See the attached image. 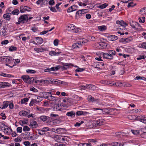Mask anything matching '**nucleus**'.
Here are the masks:
<instances>
[{"label":"nucleus","instance_id":"obj_40","mask_svg":"<svg viewBox=\"0 0 146 146\" xmlns=\"http://www.w3.org/2000/svg\"><path fill=\"white\" fill-rule=\"evenodd\" d=\"M34 80V79L33 78H30L29 77V78L28 79V80H27V82H26L29 84H31L33 83Z\"/></svg>","mask_w":146,"mask_h":146},{"label":"nucleus","instance_id":"obj_54","mask_svg":"<svg viewBox=\"0 0 146 146\" xmlns=\"http://www.w3.org/2000/svg\"><path fill=\"white\" fill-rule=\"evenodd\" d=\"M145 56L144 55L140 56L138 58H137V60H140L142 59H144L145 58Z\"/></svg>","mask_w":146,"mask_h":146},{"label":"nucleus","instance_id":"obj_49","mask_svg":"<svg viewBox=\"0 0 146 146\" xmlns=\"http://www.w3.org/2000/svg\"><path fill=\"white\" fill-rule=\"evenodd\" d=\"M31 100L34 103L37 104V103L40 102L42 100L39 99V100H37V99H32Z\"/></svg>","mask_w":146,"mask_h":146},{"label":"nucleus","instance_id":"obj_53","mask_svg":"<svg viewBox=\"0 0 146 146\" xmlns=\"http://www.w3.org/2000/svg\"><path fill=\"white\" fill-rule=\"evenodd\" d=\"M22 140L21 138L20 137H18L14 139V141L16 142H20Z\"/></svg>","mask_w":146,"mask_h":146},{"label":"nucleus","instance_id":"obj_27","mask_svg":"<svg viewBox=\"0 0 146 146\" xmlns=\"http://www.w3.org/2000/svg\"><path fill=\"white\" fill-rule=\"evenodd\" d=\"M75 26L73 24H70L68 26L67 30L69 31H73L75 29Z\"/></svg>","mask_w":146,"mask_h":146},{"label":"nucleus","instance_id":"obj_12","mask_svg":"<svg viewBox=\"0 0 146 146\" xmlns=\"http://www.w3.org/2000/svg\"><path fill=\"white\" fill-rule=\"evenodd\" d=\"M30 110H28V111L22 110L19 112V114L21 116H27L30 113Z\"/></svg>","mask_w":146,"mask_h":146},{"label":"nucleus","instance_id":"obj_20","mask_svg":"<svg viewBox=\"0 0 146 146\" xmlns=\"http://www.w3.org/2000/svg\"><path fill=\"white\" fill-rule=\"evenodd\" d=\"M86 86H87V88L90 90H94L96 89V87L94 85L87 84Z\"/></svg>","mask_w":146,"mask_h":146},{"label":"nucleus","instance_id":"obj_45","mask_svg":"<svg viewBox=\"0 0 146 146\" xmlns=\"http://www.w3.org/2000/svg\"><path fill=\"white\" fill-rule=\"evenodd\" d=\"M27 73L34 74L36 72V71L33 70H26Z\"/></svg>","mask_w":146,"mask_h":146},{"label":"nucleus","instance_id":"obj_26","mask_svg":"<svg viewBox=\"0 0 146 146\" xmlns=\"http://www.w3.org/2000/svg\"><path fill=\"white\" fill-rule=\"evenodd\" d=\"M60 107L59 106V104H55L54 105L53 110L54 111H58L60 110Z\"/></svg>","mask_w":146,"mask_h":146},{"label":"nucleus","instance_id":"obj_17","mask_svg":"<svg viewBox=\"0 0 146 146\" xmlns=\"http://www.w3.org/2000/svg\"><path fill=\"white\" fill-rule=\"evenodd\" d=\"M48 100L49 101H52L53 103H56V102L58 100V98L57 97L52 96L51 94Z\"/></svg>","mask_w":146,"mask_h":146},{"label":"nucleus","instance_id":"obj_50","mask_svg":"<svg viewBox=\"0 0 146 146\" xmlns=\"http://www.w3.org/2000/svg\"><path fill=\"white\" fill-rule=\"evenodd\" d=\"M29 100V99L27 98H25L22 100L21 102L22 104L25 103V102H27Z\"/></svg>","mask_w":146,"mask_h":146},{"label":"nucleus","instance_id":"obj_18","mask_svg":"<svg viewBox=\"0 0 146 146\" xmlns=\"http://www.w3.org/2000/svg\"><path fill=\"white\" fill-rule=\"evenodd\" d=\"M10 86V84L7 82H0V86L2 88L9 87Z\"/></svg>","mask_w":146,"mask_h":146},{"label":"nucleus","instance_id":"obj_39","mask_svg":"<svg viewBox=\"0 0 146 146\" xmlns=\"http://www.w3.org/2000/svg\"><path fill=\"white\" fill-rule=\"evenodd\" d=\"M98 28L100 30L102 31H103L106 29V27L104 25L99 26Z\"/></svg>","mask_w":146,"mask_h":146},{"label":"nucleus","instance_id":"obj_61","mask_svg":"<svg viewBox=\"0 0 146 146\" xmlns=\"http://www.w3.org/2000/svg\"><path fill=\"white\" fill-rule=\"evenodd\" d=\"M23 143L26 146H29L30 145V142L28 141H25L23 142Z\"/></svg>","mask_w":146,"mask_h":146},{"label":"nucleus","instance_id":"obj_36","mask_svg":"<svg viewBox=\"0 0 146 146\" xmlns=\"http://www.w3.org/2000/svg\"><path fill=\"white\" fill-rule=\"evenodd\" d=\"M38 134L41 135H43L45 134V132H46V130H44L42 129V130H38Z\"/></svg>","mask_w":146,"mask_h":146},{"label":"nucleus","instance_id":"obj_23","mask_svg":"<svg viewBox=\"0 0 146 146\" xmlns=\"http://www.w3.org/2000/svg\"><path fill=\"white\" fill-rule=\"evenodd\" d=\"M36 44H40L43 42L42 39L39 37H36Z\"/></svg>","mask_w":146,"mask_h":146},{"label":"nucleus","instance_id":"obj_57","mask_svg":"<svg viewBox=\"0 0 146 146\" xmlns=\"http://www.w3.org/2000/svg\"><path fill=\"white\" fill-rule=\"evenodd\" d=\"M49 5H53L55 4V2L53 0H50L48 2Z\"/></svg>","mask_w":146,"mask_h":146},{"label":"nucleus","instance_id":"obj_9","mask_svg":"<svg viewBox=\"0 0 146 146\" xmlns=\"http://www.w3.org/2000/svg\"><path fill=\"white\" fill-rule=\"evenodd\" d=\"M20 9L21 12L23 13L26 11H31V9L28 6H21L20 7Z\"/></svg>","mask_w":146,"mask_h":146},{"label":"nucleus","instance_id":"obj_38","mask_svg":"<svg viewBox=\"0 0 146 146\" xmlns=\"http://www.w3.org/2000/svg\"><path fill=\"white\" fill-rule=\"evenodd\" d=\"M108 6V4L106 3H104L102 5L98 6V7L101 9H103L105 8Z\"/></svg>","mask_w":146,"mask_h":146},{"label":"nucleus","instance_id":"obj_43","mask_svg":"<svg viewBox=\"0 0 146 146\" xmlns=\"http://www.w3.org/2000/svg\"><path fill=\"white\" fill-rule=\"evenodd\" d=\"M136 24H137V23L136 22H133V21H132V23H130V25L133 28H135V25H136Z\"/></svg>","mask_w":146,"mask_h":146},{"label":"nucleus","instance_id":"obj_3","mask_svg":"<svg viewBox=\"0 0 146 146\" xmlns=\"http://www.w3.org/2000/svg\"><path fill=\"white\" fill-rule=\"evenodd\" d=\"M18 21L16 23V24H20L21 23H24L28 21V17L27 15H21L18 19Z\"/></svg>","mask_w":146,"mask_h":146},{"label":"nucleus","instance_id":"obj_13","mask_svg":"<svg viewBox=\"0 0 146 146\" xmlns=\"http://www.w3.org/2000/svg\"><path fill=\"white\" fill-rule=\"evenodd\" d=\"M51 92H42L40 93V95H42L45 98L48 99L49 97L51 96Z\"/></svg>","mask_w":146,"mask_h":146},{"label":"nucleus","instance_id":"obj_7","mask_svg":"<svg viewBox=\"0 0 146 146\" xmlns=\"http://www.w3.org/2000/svg\"><path fill=\"white\" fill-rule=\"evenodd\" d=\"M0 58L1 61L3 62L11 63L12 61V58L10 56L1 57Z\"/></svg>","mask_w":146,"mask_h":146},{"label":"nucleus","instance_id":"obj_44","mask_svg":"<svg viewBox=\"0 0 146 146\" xmlns=\"http://www.w3.org/2000/svg\"><path fill=\"white\" fill-rule=\"evenodd\" d=\"M139 20L140 23H144L145 21V17H143L142 19L141 18H139Z\"/></svg>","mask_w":146,"mask_h":146},{"label":"nucleus","instance_id":"obj_59","mask_svg":"<svg viewBox=\"0 0 146 146\" xmlns=\"http://www.w3.org/2000/svg\"><path fill=\"white\" fill-rule=\"evenodd\" d=\"M58 40L57 39H55L54 41V45L57 46L58 45Z\"/></svg>","mask_w":146,"mask_h":146},{"label":"nucleus","instance_id":"obj_28","mask_svg":"<svg viewBox=\"0 0 146 146\" xmlns=\"http://www.w3.org/2000/svg\"><path fill=\"white\" fill-rule=\"evenodd\" d=\"M31 125L33 128H36L38 125L37 122L35 121H33L31 123Z\"/></svg>","mask_w":146,"mask_h":146},{"label":"nucleus","instance_id":"obj_4","mask_svg":"<svg viewBox=\"0 0 146 146\" xmlns=\"http://www.w3.org/2000/svg\"><path fill=\"white\" fill-rule=\"evenodd\" d=\"M115 52L113 50H109L108 53H103L102 54L104 58L107 59H112L113 58V55H115Z\"/></svg>","mask_w":146,"mask_h":146},{"label":"nucleus","instance_id":"obj_6","mask_svg":"<svg viewBox=\"0 0 146 146\" xmlns=\"http://www.w3.org/2000/svg\"><path fill=\"white\" fill-rule=\"evenodd\" d=\"M3 127H1V129L2 130H3L5 133L8 135H9L11 134L12 130L11 128H10L7 126L4 125L3 123H2Z\"/></svg>","mask_w":146,"mask_h":146},{"label":"nucleus","instance_id":"obj_42","mask_svg":"<svg viewBox=\"0 0 146 146\" xmlns=\"http://www.w3.org/2000/svg\"><path fill=\"white\" fill-rule=\"evenodd\" d=\"M139 47L140 48H143L146 49V42L142 43L141 45L139 46Z\"/></svg>","mask_w":146,"mask_h":146},{"label":"nucleus","instance_id":"obj_64","mask_svg":"<svg viewBox=\"0 0 146 146\" xmlns=\"http://www.w3.org/2000/svg\"><path fill=\"white\" fill-rule=\"evenodd\" d=\"M9 107L10 109H12L13 108V104L12 102L9 104Z\"/></svg>","mask_w":146,"mask_h":146},{"label":"nucleus","instance_id":"obj_14","mask_svg":"<svg viewBox=\"0 0 146 146\" xmlns=\"http://www.w3.org/2000/svg\"><path fill=\"white\" fill-rule=\"evenodd\" d=\"M62 64L63 66H61L60 68H61L63 70H65L69 68L71 65V64L70 63H62Z\"/></svg>","mask_w":146,"mask_h":146},{"label":"nucleus","instance_id":"obj_29","mask_svg":"<svg viewBox=\"0 0 146 146\" xmlns=\"http://www.w3.org/2000/svg\"><path fill=\"white\" fill-rule=\"evenodd\" d=\"M88 101L90 102H94L96 101V100L94 98L92 97L91 95L89 96L88 97Z\"/></svg>","mask_w":146,"mask_h":146},{"label":"nucleus","instance_id":"obj_16","mask_svg":"<svg viewBox=\"0 0 146 146\" xmlns=\"http://www.w3.org/2000/svg\"><path fill=\"white\" fill-rule=\"evenodd\" d=\"M133 40L131 37H128L127 38H122L121 40L122 42H124L125 43L129 42L132 40Z\"/></svg>","mask_w":146,"mask_h":146},{"label":"nucleus","instance_id":"obj_10","mask_svg":"<svg viewBox=\"0 0 146 146\" xmlns=\"http://www.w3.org/2000/svg\"><path fill=\"white\" fill-rule=\"evenodd\" d=\"M101 110L104 112V114L112 115V113L114 111V110L113 109L105 108L102 109Z\"/></svg>","mask_w":146,"mask_h":146},{"label":"nucleus","instance_id":"obj_58","mask_svg":"<svg viewBox=\"0 0 146 146\" xmlns=\"http://www.w3.org/2000/svg\"><path fill=\"white\" fill-rule=\"evenodd\" d=\"M9 42L8 40H5L1 42L2 44H6L9 43Z\"/></svg>","mask_w":146,"mask_h":146},{"label":"nucleus","instance_id":"obj_21","mask_svg":"<svg viewBox=\"0 0 146 146\" xmlns=\"http://www.w3.org/2000/svg\"><path fill=\"white\" fill-rule=\"evenodd\" d=\"M9 102L8 101L4 102L3 104L0 107V108L2 109H4L6 108L9 106Z\"/></svg>","mask_w":146,"mask_h":146},{"label":"nucleus","instance_id":"obj_11","mask_svg":"<svg viewBox=\"0 0 146 146\" xmlns=\"http://www.w3.org/2000/svg\"><path fill=\"white\" fill-rule=\"evenodd\" d=\"M116 23L117 24L119 25L121 27H122V28L120 27L119 29H122V30L125 29V27L127 25V24L123 21H116Z\"/></svg>","mask_w":146,"mask_h":146},{"label":"nucleus","instance_id":"obj_5","mask_svg":"<svg viewBox=\"0 0 146 146\" xmlns=\"http://www.w3.org/2000/svg\"><path fill=\"white\" fill-rule=\"evenodd\" d=\"M105 120L102 119H99L97 121H93L92 125L93 127L99 126L103 124Z\"/></svg>","mask_w":146,"mask_h":146},{"label":"nucleus","instance_id":"obj_56","mask_svg":"<svg viewBox=\"0 0 146 146\" xmlns=\"http://www.w3.org/2000/svg\"><path fill=\"white\" fill-rule=\"evenodd\" d=\"M49 8H50V10L52 12H57L55 7H49Z\"/></svg>","mask_w":146,"mask_h":146},{"label":"nucleus","instance_id":"obj_15","mask_svg":"<svg viewBox=\"0 0 146 146\" xmlns=\"http://www.w3.org/2000/svg\"><path fill=\"white\" fill-rule=\"evenodd\" d=\"M107 38L108 40L110 41L117 40L118 38L117 36L114 35H111L107 36Z\"/></svg>","mask_w":146,"mask_h":146},{"label":"nucleus","instance_id":"obj_62","mask_svg":"<svg viewBox=\"0 0 146 146\" xmlns=\"http://www.w3.org/2000/svg\"><path fill=\"white\" fill-rule=\"evenodd\" d=\"M84 70V69L83 68H78L76 69L75 71L76 72H82Z\"/></svg>","mask_w":146,"mask_h":146},{"label":"nucleus","instance_id":"obj_19","mask_svg":"<svg viewBox=\"0 0 146 146\" xmlns=\"http://www.w3.org/2000/svg\"><path fill=\"white\" fill-rule=\"evenodd\" d=\"M40 119L43 121L47 122L49 121L50 117L45 116H42L40 117Z\"/></svg>","mask_w":146,"mask_h":146},{"label":"nucleus","instance_id":"obj_30","mask_svg":"<svg viewBox=\"0 0 146 146\" xmlns=\"http://www.w3.org/2000/svg\"><path fill=\"white\" fill-rule=\"evenodd\" d=\"M29 77L28 75H24L22 76L21 78L23 81L26 82H27V80H28V79Z\"/></svg>","mask_w":146,"mask_h":146},{"label":"nucleus","instance_id":"obj_22","mask_svg":"<svg viewBox=\"0 0 146 146\" xmlns=\"http://www.w3.org/2000/svg\"><path fill=\"white\" fill-rule=\"evenodd\" d=\"M11 13H7L4 14L3 15V17L4 19L9 21L11 19L10 17L11 15Z\"/></svg>","mask_w":146,"mask_h":146},{"label":"nucleus","instance_id":"obj_2","mask_svg":"<svg viewBox=\"0 0 146 146\" xmlns=\"http://www.w3.org/2000/svg\"><path fill=\"white\" fill-rule=\"evenodd\" d=\"M87 40L84 38L80 40V41H79L73 44L72 45L71 49L74 48H80L85 43L87 42Z\"/></svg>","mask_w":146,"mask_h":146},{"label":"nucleus","instance_id":"obj_60","mask_svg":"<svg viewBox=\"0 0 146 146\" xmlns=\"http://www.w3.org/2000/svg\"><path fill=\"white\" fill-rule=\"evenodd\" d=\"M30 90L34 92H37L38 90L33 87H31L30 88Z\"/></svg>","mask_w":146,"mask_h":146},{"label":"nucleus","instance_id":"obj_33","mask_svg":"<svg viewBox=\"0 0 146 146\" xmlns=\"http://www.w3.org/2000/svg\"><path fill=\"white\" fill-rule=\"evenodd\" d=\"M61 66L58 65L56 67H53L51 68V70L53 71H55L57 70H58L60 68Z\"/></svg>","mask_w":146,"mask_h":146},{"label":"nucleus","instance_id":"obj_46","mask_svg":"<svg viewBox=\"0 0 146 146\" xmlns=\"http://www.w3.org/2000/svg\"><path fill=\"white\" fill-rule=\"evenodd\" d=\"M131 132L135 135H138L139 134V131L138 130H131Z\"/></svg>","mask_w":146,"mask_h":146},{"label":"nucleus","instance_id":"obj_55","mask_svg":"<svg viewBox=\"0 0 146 146\" xmlns=\"http://www.w3.org/2000/svg\"><path fill=\"white\" fill-rule=\"evenodd\" d=\"M17 132L18 133H21L22 131V128L20 127H18L17 129Z\"/></svg>","mask_w":146,"mask_h":146},{"label":"nucleus","instance_id":"obj_35","mask_svg":"<svg viewBox=\"0 0 146 146\" xmlns=\"http://www.w3.org/2000/svg\"><path fill=\"white\" fill-rule=\"evenodd\" d=\"M19 13V11L18 9H15L11 13L13 15H17Z\"/></svg>","mask_w":146,"mask_h":146},{"label":"nucleus","instance_id":"obj_34","mask_svg":"<svg viewBox=\"0 0 146 146\" xmlns=\"http://www.w3.org/2000/svg\"><path fill=\"white\" fill-rule=\"evenodd\" d=\"M61 136L59 135H56L54 137V140L58 142H60V140L61 139Z\"/></svg>","mask_w":146,"mask_h":146},{"label":"nucleus","instance_id":"obj_32","mask_svg":"<svg viewBox=\"0 0 146 146\" xmlns=\"http://www.w3.org/2000/svg\"><path fill=\"white\" fill-rule=\"evenodd\" d=\"M87 113L86 112H83L82 111H77L76 112V114L77 115H85Z\"/></svg>","mask_w":146,"mask_h":146},{"label":"nucleus","instance_id":"obj_37","mask_svg":"<svg viewBox=\"0 0 146 146\" xmlns=\"http://www.w3.org/2000/svg\"><path fill=\"white\" fill-rule=\"evenodd\" d=\"M122 84L123 83L121 82H118L115 83L114 84H113L112 85L116 86H122L123 85H122Z\"/></svg>","mask_w":146,"mask_h":146},{"label":"nucleus","instance_id":"obj_41","mask_svg":"<svg viewBox=\"0 0 146 146\" xmlns=\"http://www.w3.org/2000/svg\"><path fill=\"white\" fill-rule=\"evenodd\" d=\"M73 7L74 5L71 6V7L69 8L67 10V12L68 13H70L76 11V9H73Z\"/></svg>","mask_w":146,"mask_h":146},{"label":"nucleus","instance_id":"obj_24","mask_svg":"<svg viewBox=\"0 0 146 146\" xmlns=\"http://www.w3.org/2000/svg\"><path fill=\"white\" fill-rule=\"evenodd\" d=\"M75 112L72 111L70 112H67L66 114V115L72 117H74L75 116Z\"/></svg>","mask_w":146,"mask_h":146},{"label":"nucleus","instance_id":"obj_25","mask_svg":"<svg viewBox=\"0 0 146 146\" xmlns=\"http://www.w3.org/2000/svg\"><path fill=\"white\" fill-rule=\"evenodd\" d=\"M1 76L6 77L10 78L11 77H13L14 76L10 74H7L1 72L0 74Z\"/></svg>","mask_w":146,"mask_h":146},{"label":"nucleus","instance_id":"obj_51","mask_svg":"<svg viewBox=\"0 0 146 146\" xmlns=\"http://www.w3.org/2000/svg\"><path fill=\"white\" fill-rule=\"evenodd\" d=\"M57 131H55V133L60 134H61V133H62V132H61L62 130L64 129L60 128H57Z\"/></svg>","mask_w":146,"mask_h":146},{"label":"nucleus","instance_id":"obj_1","mask_svg":"<svg viewBox=\"0 0 146 146\" xmlns=\"http://www.w3.org/2000/svg\"><path fill=\"white\" fill-rule=\"evenodd\" d=\"M40 83H44V84H52L54 83L55 84H63L64 83H65V82L60 81L58 80H54V79H52L50 80H40Z\"/></svg>","mask_w":146,"mask_h":146},{"label":"nucleus","instance_id":"obj_31","mask_svg":"<svg viewBox=\"0 0 146 146\" xmlns=\"http://www.w3.org/2000/svg\"><path fill=\"white\" fill-rule=\"evenodd\" d=\"M82 14V12L81 10L78 11L76 13V18L78 19L81 16Z\"/></svg>","mask_w":146,"mask_h":146},{"label":"nucleus","instance_id":"obj_47","mask_svg":"<svg viewBox=\"0 0 146 146\" xmlns=\"http://www.w3.org/2000/svg\"><path fill=\"white\" fill-rule=\"evenodd\" d=\"M23 130L25 131H30V128L27 126H25L24 127Z\"/></svg>","mask_w":146,"mask_h":146},{"label":"nucleus","instance_id":"obj_48","mask_svg":"<svg viewBox=\"0 0 146 146\" xmlns=\"http://www.w3.org/2000/svg\"><path fill=\"white\" fill-rule=\"evenodd\" d=\"M17 48L16 47L13 46H11L9 48V50L10 51H15L17 50Z\"/></svg>","mask_w":146,"mask_h":146},{"label":"nucleus","instance_id":"obj_52","mask_svg":"<svg viewBox=\"0 0 146 146\" xmlns=\"http://www.w3.org/2000/svg\"><path fill=\"white\" fill-rule=\"evenodd\" d=\"M118 144L119 143L116 142H112L110 144L112 146H118Z\"/></svg>","mask_w":146,"mask_h":146},{"label":"nucleus","instance_id":"obj_63","mask_svg":"<svg viewBox=\"0 0 146 146\" xmlns=\"http://www.w3.org/2000/svg\"><path fill=\"white\" fill-rule=\"evenodd\" d=\"M49 54L50 55H51V56L56 55V53L55 52H54L53 51H51L49 52Z\"/></svg>","mask_w":146,"mask_h":146},{"label":"nucleus","instance_id":"obj_8","mask_svg":"<svg viewBox=\"0 0 146 146\" xmlns=\"http://www.w3.org/2000/svg\"><path fill=\"white\" fill-rule=\"evenodd\" d=\"M107 46L106 44L104 42L97 43L95 45V47L98 49H104L106 48Z\"/></svg>","mask_w":146,"mask_h":146}]
</instances>
